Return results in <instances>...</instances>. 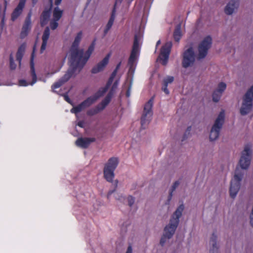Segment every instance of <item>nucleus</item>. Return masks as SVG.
<instances>
[{
  "mask_svg": "<svg viewBox=\"0 0 253 253\" xmlns=\"http://www.w3.org/2000/svg\"><path fill=\"white\" fill-rule=\"evenodd\" d=\"M82 37V32L80 31L77 34L72 43L71 48L70 59L74 61H78V63L82 62V66H84L94 50L95 41L89 45L87 51L84 53L83 49H78V46L81 40Z\"/></svg>",
  "mask_w": 253,
  "mask_h": 253,
  "instance_id": "f257e3e1",
  "label": "nucleus"
},
{
  "mask_svg": "<svg viewBox=\"0 0 253 253\" xmlns=\"http://www.w3.org/2000/svg\"><path fill=\"white\" fill-rule=\"evenodd\" d=\"M184 209L183 204L180 205L173 213L168 225L164 228V233L160 240V244L164 246L167 239H170L174 234L175 231L178 225L179 218L182 215Z\"/></svg>",
  "mask_w": 253,
  "mask_h": 253,
  "instance_id": "f03ea898",
  "label": "nucleus"
},
{
  "mask_svg": "<svg viewBox=\"0 0 253 253\" xmlns=\"http://www.w3.org/2000/svg\"><path fill=\"white\" fill-rule=\"evenodd\" d=\"M119 161L117 157H111L109 159L107 162L105 164L103 169V174L104 178L109 182H112L115 177L114 171L117 168Z\"/></svg>",
  "mask_w": 253,
  "mask_h": 253,
  "instance_id": "7ed1b4c3",
  "label": "nucleus"
},
{
  "mask_svg": "<svg viewBox=\"0 0 253 253\" xmlns=\"http://www.w3.org/2000/svg\"><path fill=\"white\" fill-rule=\"evenodd\" d=\"M253 85L250 87L243 97V101L240 109L242 115H245L250 112L253 106Z\"/></svg>",
  "mask_w": 253,
  "mask_h": 253,
  "instance_id": "20e7f679",
  "label": "nucleus"
},
{
  "mask_svg": "<svg viewBox=\"0 0 253 253\" xmlns=\"http://www.w3.org/2000/svg\"><path fill=\"white\" fill-rule=\"evenodd\" d=\"M243 174L237 168L235 171L233 178L231 180L229 189L231 198H234L240 188V182L242 180Z\"/></svg>",
  "mask_w": 253,
  "mask_h": 253,
  "instance_id": "39448f33",
  "label": "nucleus"
},
{
  "mask_svg": "<svg viewBox=\"0 0 253 253\" xmlns=\"http://www.w3.org/2000/svg\"><path fill=\"white\" fill-rule=\"evenodd\" d=\"M153 97L151 98L145 105L141 118V127L145 129L151 120L153 112L152 110Z\"/></svg>",
  "mask_w": 253,
  "mask_h": 253,
  "instance_id": "423d86ee",
  "label": "nucleus"
},
{
  "mask_svg": "<svg viewBox=\"0 0 253 253\" xmlns=\"http://www.w3.org/2000/svg\"><path fill=\"white\" fill-rule=\"evenodd\" d=\"M212 44V39L210 36L206 37L199 43L198 47L197 59L200 60L206 57L209 49Z\"/></svg>",
  "mask_w": 253,
  "mask_h": 253,
  "instance_id": "0eeeda50",
  "label": "nucleus"
},
{
  "mask_svg": "<svg viewBox=\"0 0 253 253\" xmlns=\"http://www.w3.org/2000/svg\"><path fill=\"white\" fill-rule=\"evenodd\" d=\"M182 66L187 68L193 65L195 61L196 55L192 47L190 46L185 50L182 53Z\"/></svg>",
  "mask_w": 253,
  "mask_h": 253,
  "instance_id": "6e6552de",
  "label": "nucleus"
},
{
  "mask_svg": "<svg viewBox=\"0 0 253 253\" xmlns=\"http://www.w3.org/2000/svg\"><path fill=\"white\" fill-rule=\"evenodd\" d=\"M251 146L250 144H247L244 148V150L242 153V155L239 161V164L242 169H247L251 163Z\"/></svg>",
  "mask_w": 253,
  "mask_h": 253,
  "instance_id": "1a4fd4ad",
  "label": "nucleus"
},
{
  "mask_svg": "<svg viewBox=\"0 0 253 253\" xmlns=\"http://www.w3.org/2000/svg\"><path fill=\"white\" fill-rule=\"evenodd\" d=\"M71 64L70 67L65 75L60 79L64 83L67 82L73 76L76 71L79 69V71L83 68L82 62H80L78 64V61H74L70 59Z\"/></svg>",
  "mask_w": 253,
  "mask_h": 253,
  "instance_id": "9d476101",
  "label": "nucleus"
},
{
  "mask_svg": "<svg viewBox=\"0 0 253 253\" xmlns=\"http://www.w3.org/2000/svg\"><path fill=\"white\" fill-rule=\"evenodd\" d=\"M221 127V112L218 114L214 124L211 128L210 134V139L213 141L218 138L220 128Z\"/></svg>",
  "mask_w": 253,
  "mask_h": 253,
  "instance_id": "9b49d317",
  "label": "nucleus"
},
{
  "mask_svg": "<svg viewBox=\"0 0 253 253\" xmlns=\"http://www.w3.org/2000/svg\"><path fill=\"white\" fill-rule=\"evenodd\" d=\"M171 46L172 44L169 42H167L161 48L160 56L162 60V64L163 65H166L168 63Z\"/></svg>",
  "mask_w": 253,
  "mask_h": 253,
  "instance_id": "f8f14e48",
  "label": "nucleus"
},
{
  "mask_svg": "<svg viewBox=\"0 0 253 253\" xmlns=\"http://www.w3.org/2000/svg\"><path fill=\"white\" fill-rule=\"evenodd\" d=\"M94 103L90 96H89L77 106L74 107L71 110V112L77 114L85 108L89 107Z\"/></svg>",
  "mask_w": 253,
  "mask_h": 253,
  "instance_id": "ddd939ff",
  "label": "nucleus"
},
{
  "mask_svg": "<svg viewBox=\"0 0 253 253\" xmlns=\"http://www.w3.org/2000/svg\"><path fill=\"white\" fill-rule=\"evenodd\" d=\"M30 73L31 76L32 78V82L30 83H28L25 80H20L19 81V85L20 86H26L29 84L33 85L37 81V77L35 69V64L33 59H31L30 61Z\"/></svg>",
  "mask_w": 253,
  "mask_h": 253,
  "instance_id": "4468645a",
  "label": "nucleus"
},
{
  "mask_svg": "<svg viewBox=\"0 0 253 253\" xmlns=\"http://www.w3.org/2000/svg\"><path fill=\"white\" fill-rule=\"evenodd\" d=\"M96 141L94 137H80L76 141V145L82 148L86 149L92 142Z\"/></svg>",
  "mask_w": 253,
  "mask_h": 253,
  "instance_id": "2eb2a0df",
  "label": "nucleus"
},
{
  "mask_svg": "<svg viewBox=\"0 0 253 253\" xmlns=\"http://www.w3.org/2000/svg\"><path fill=\"white\" fill-rule=\"evenodd\" d=\"M52 7V5L51 4L49 8H45L41 13L40 19V24L42 27L44 26L48 23L51 15Z\"/></svg>",
  "mask_w": 253,
  "mask_h": 253,
  "instance_id": "dca6fc26",
  "label": "nucleus"
},
{
  "mask_svg": "<svg viewBox=\"0 0 253 253\" xmlns=\"http://www.w3.org/2000/svg\"><path fill=\"white\" fill-rule=\"evenodd\" d=\"M123 0H116V2L114 4L113 9L112 10L111 16L109 18V20L105 28V29L104 30V34H103V37H104L108 33V31L110 30L111 28L115 18V14H116V6L117 3H121Z\"/></svg>",
  "mask_w": 253,
  "mask_h": 253,
  "instance_id": "f3484780",
  "label": "nucleus"
},
{
  "mask_svg": "<svg viewBox=\"0 0 253 253\" xmlns=\"http://www.w3.org/2000/svg\"><path fill=\"white\" fill-rule=\"evenodd\" d=\"M110 54H107L103 59L99 62L96 66L93 67L91 70L92 74L98 73L104 70L109 62Z\"/></svg>",
  "mask_w": 253,
  "mask_h": 253,
  "instance_id": "a211bd4d",
  "label": "nucleus"
},
{
  "mask_svg": "<svg viewBox=\"0 0 253 253\" xmlns=\"http://www.w3.org/2000/svg\"><path fill=\"white\" fill-rule=\"evenodd\" d=\"M110 54H107L103 59L99 62L96 66L93 67L91 70L92 74L98 73L104 70L109 62Z\"/></svg>",
  "mask_w": 253,
  "mask_h": 253,
  "instance_id": "6ab92c4d",
  "label": "nucleus"
},
{
  "mask_svg": "<svg viewBox=\"0 0 253 253\" xmlns=\"http://www.w3.org/2000/svg\"><path fill=\"white\" fill-rule=\"evenodd\" d=\"M26 0H19V2L17 7L13 10L11 14L12 21L15 20L22 13L25 6Z\"/></svg>",
  "mask_w": 253,
  "mask_h": 253,
  "instance_id": "aec40b11",
  "label": "nucleus"
},
{
  "mask_svg": "<svg viewBox=\"0 0 253 253\" xmlns=\"http://www.w3.org/2000/svg\"><path fill=\"white\" fill-rule=\"evenodd\" d=\"M239 0H231L226 6L224 11L228 15L232 14L239 6Z\"/></svg>",
  "mask_w": 253,
  "mask_h": 253,
  "instance_id": "412c9836",
  "label": "nucleus"
},
{
  "mask_svg": "<svg viewBox=\"0 0 253 253\" xmlns=\"http://www.w3.org/2000/svg\"><path fill=\"white\" fill-rule=\"evenodd\" d=\"M50 35V30L48 27H46L44 29L42 36V44L41 47V52L42 53L45 49L47 41Z\"/></svg>",
  "mask_w": 253,
  "mask_h": 253,
  "instance_id": "4be33fe9",
  "label": "nucleus"
},
{
  "mask_svg": "<svg viewBox=\"0 0 253 253\" xmlns=\"http://www.w3.org/2000/svg\"><path fill=\"white\" fill-rule=\"evenodd\" d=\"M216 241L217 235L216 232H214L212 233L210 241V244L212 246L211 248L210 249V253H218V247L217 246Z\"/></svg>",
  "mask_w": 253,
  "mask_h": 253,
  "instance_id": "5701e85b",
  "label": "nucleus"
},
{
  "mask_svg": "<svg viewBox=\"0 0 253 253\" xmlns=\"http://www.w3.org/2000/svg\"><path fill=\"white\" fill-rule=\"evenodd\" d=\"M173 81L174 77L172 76H167L164 79L162 89L166 94H169V90L168 89V84H171Z\"/></svg>",
  "mask_w": 253,
  "mask_h": 253,
  "instance_id": "b1692460",
  "label": "nucleus"
},
{
  "mask_svg": "<svg viewBox=\"0 0 253 253\" xmlns=\"http://www.w3.org/2000/svg\"><path fill=\"white\" fill-rule=\"evenodd\" d=\"M26 44L23 43L18 48L16 53V60L18 62L19 65H21V60L25 53Z\"/></svg>",
  "mask_w": 253,
  "mask_h": 253,
  "instance_id": "393cba45",
  "label": "nucleus"
},
{
  "mask_svg": "<svg viewBox=\"0 0 253 253\" xmlns=\"http://www.w3.org/2000/svg\"><path fill=\"white\" fill-rule=\"evenodd\" d=\"M108 89L109 88L106 86L104 87H102L93 95L90 96V97L95 103L99 98L102 96L107 92Z\"/></svg>",
  "mask_w": 253,
  "mask_h": 253,
  "instance_id": "a878e982",
  "label": "nucleus"
},
{
  "mask_svg": "<svg viewBox=\"0 0 253 253\" xmlns=\"http://www.w3.org/2000/svg\"><path fill=\"white\" fill-rule=\"evenodd\" d=\"M221 95V82L219 83L217 89L214 91L212 94V100L214 102H218Z\"/></svg>",
  "mask_w": 253,
  "mask_h": 253,
  "instance_id": "bb28decb",
  "label": "nucleus"
},
{
  "mask_svg": "<svg viewBox=\"0 0 253 253\" xmlns=\"http://www.w3.org/2000/svg\"><path fill=\"white\" fill-rule=\"evenodd\" d=\"M112 97V95L110 93H109L105 97V98L98 105L100 107L101 109L103 110L105 109L106 106L110 103Z\"/></svg>",
  "mask_w": 253,
  "mask_h": 253,
  "instance_id": "cd10ccee",
  "label": "nucleus"
},
{
  "mask_svg": "<svg viewBox=\"0 0 253 253\" xmlns=\"http://www.w3.org/2000/svg\"><path fill=\"white\" fill-rule=\"evenodd\" d=\"M63 11L60 10L58 6L55 7L53 12V19L59 21L61 18Z\"/></svg>",
  "mask_w": 253,
  "mask_h": 253,
  "instance_id": "c85d7f7f",
  "label": "nucleus"
},
{
  "mask_svg": "<svg viewBox=\"0 0 253 253\" xmlns=\"http://www.w3.org/2000/svg\"><path fill=\"white\" fill-rule=\"evenodd\" d=\"M181 37V26L180 24L177 25L175 29L173 32V38L174 40L178 42L180 40Z\"/></svg>",
  "mask_w": 253,
  "mask_h": 253,
  "instance_id": "c756f323",
  "label": "nucleus"
},
{
  "mask_svg": "<svg viewBox=\"0 0 253 253\" xmlns=\"http://www.w3.org/2000/svg\"><path fill=\"white\" fill-rule=\"evenodd\" d=\"M102 111V109H101L100 107L98 105L96 106L94 108H92L86 112V114L87 116H94L97 114H98L99 112Z\"/></svg>",
  "mask_w": 253,
  "mask_h": 253,
  "instance_id": "7c9ffc66",
  "label": "nucleus"
},
{
  "mask_svg": "<svg viewBox=\"0 0 253 253\" xmlns=\"http://www.w3.org/2000/svg\"><path fill=\"white\" fill-rule=\"evenodd\" d=\"M31 16H32V14H31V12H30L28 14V15L25 19V20L24 21V24L23 25L30 30L31 29V26H32L31 19Z\"/></svg>",
  "mask_w": 253,
  "mask_h": 253,
  "instance_id": "2f4dec72",
  "label": "nucleus"
},
{
  "mask_svg": "<svg viewBox=\"0 0 253 253\" xmlns=\"http://www.w3.org/2000/svg\"><path fill=\"white\" fill-rule=\"evenodd\" d=\"M179 181H176L172 185V187H171V188L170 189V191L169 192V197H168V201H169L171 198H172V193L174 191H175V190L176 189V188L178 187V186L179 185Z\"/></svg>",
  "mask_w": 253,
  "mask_h": 253,
  "instance_id": "473e14b6",
  "label": "nucleus"
},
{
  "mask_svg": "<svg viewBox=\"0 0 253 253\" xmlns=\"http://www.w3.org/2000/svg\"><path fill=\"white\" fill-rule=\"evenodd\" d=\"M132 50L139 52V39L137 35H135Z\"/></svg>",
  "mask_w": 253,
  "mask_h": 253,
  "instance_id": "72a5a7b5",
  "label": "nucleus"
},
{
  "mask_svg": "<svg viewBox=\"0 0 253 253\" xmlns=\"http://www.w3.org/2000/svg\"><path fill=\"white\" fill-rule=\"evenodd\" d=\"M30 31V29H29L28 28L23 26L22 31L20 33V37L22 39L25 38L28 34L29 32Z\"/></svg>",
  "mask_w": 253,
  "mask_h": 253,
  "instance_id": "f704fd0d",
  "label": "nucleus"
},
{
  "mask_svg": "<svg viewBox=\"0 0 253 253\" xmlns=\"http://www.w3.org/2000/svg\"><path fill=\"white\" fill-rule=\"evenodd\" d=\"M58 20H52L50 22V27L51 30H55L58 26Z\"/></svg>",
  "mask_w": 253,
  "mask_h": 253,
  "instance_id": "c9c22d12",
  "label": "nucleus"
},
{
  "mask_svg": "<svg viewBox=\"0 0 253 253\" xmlns=\"http://www.w3.org/2000/svg\"><path fill=\"white\" fill-rule=\"evenodd\" d=\"M64 83L61 81V80H59V81L56 83H55L51 86L52 89L54 90L55 89L58 88L60 87L62 84Z\"/></svg>",
  "mask_w": 253,
  "mask_h": 253,
  "instance_id": "e433bc0d",
  "label": "nucleus"
},
{
  "mask_svg": "<svg viewBox=\"0 0 253 253\" xmlns=\"http://www.w3.org/2000/svg\"><path fill=\"white\" fill-rule=\"evenodd\" d=\"M10 68L11 70H14L16 67V65L14 63L12 54H11L9 57Z\"/></svg>",
  "mask_w": 253,
  "mask_h": 253,
  "instance_id": "4c0bfd02",
  "label": "nucleus"
},
{
  "mask_svg": "<svg viewBox=\"0 0 253 253\" xmlns=\"http://www.w3.org/2000/svg\"><path fill=\"white\" fill-rule=\"evenodd\" d=\"M136 59L134 58L133 57H129L128 60V65L129 66L130 69H131L133 68L134 64L136 61Z\"/></svg>",
  "mask_w": 253,
  "mask_h": 253,
  "instance_id": "58836bf2",
  "label": "nucleus"
},
{
  "mask_svg": "<svg viewBox=\"0 0 253 253\" xmlns=\"http://www.w3.org/2000/svg\"><path fill=\"white\" fill-rule=\"evenodd\" d=\"M191 129V126H188L187 127L185 132L184 133V134L183 135V138L182 139V141H183L185 139H186L188 137V135L189 134Z\"/></svg>",
  "mask_w": 253,
  "mask_h": 253,
  "instance_id": "ea45409f",
  "label": "nucleus"
},
{
  "mask_svg": "<svg viewBox=\"0 0 253 253\" xmlns=\"http://www.w3.org/2000/svg\"><path fill=\"white\" fill-rule=\"evenodd\" d=\"M118 180H116L114 183L115 188L113 190L109 191L107 194V197L109 198V196L111 195L115 191L118 186Z\"/></svg>",
  "mask_w": 253,
  "mask_h": 253,
  "instance_id": "a19ab883",
  "label": "nucleus"
},
{
  "mask_svg": "<svg viewBox=\"0 0 253 253\" xmlns=\"http://www.w3.org/2000/svg\"><path fill=\"white\" fill-rule=\"evenodd\" d=\"M128 204L129 207H131L134 203V198L131 196H129L127 197Z\"/></svg>",
  "mask_w": 253,
  "mask_h": 253,
  "instance_id": "79ce46f5",
  "label": "nucleus"
},
{
  "mask_svg": "<svg viewBox=\"0 0 253 253\" xmlns=\"http://www.w3.org/2000/svg\"><path fill=\"white\" fill-rule=\"evenodd\" d=\"M138 53V52L137 51L131 50L129 57L137 59Z\"/></svg>",
  "mask_w": 253,
  "mask_h": 253,
  "instance_id": "37998d69",
  "label": "nucleus"
},
{
  "mask_svg": "<svg viewBox=\"0 0 253 253\" xmlns=\"http://www.w3.org/2000/svg\"><path fill=\"white\" fill-rule=\"evenodd\" d=\"M114 78L110 77L105 86H106L108 88H109L110 87L111 85L112 84L114 81Z\"/></svg>",
  "mask_w": 253,
  "mask_h": 253,
  "instance_id": "c03bdc74",
  "label": "nucleus"
},
{
  "mask_svg": "<svg viewBox=\"0 0 253 253\" xmlns=\"http://www.w3.org/2000/svg\"><path fill=\"white\" fill-rule=\"evenodd\" d=\"M131 84H129L127 90H126V96L127 97H129V96H130V89H131Z\"/></svg>",
  "mask_w": 253,
  "mask_h": 253,
  "instance_id": "a18cd8bd",
  "label": "nucleus"
},
{
  "mask_svg": "<svg viewBox=\"0 0 253 253\" xmlns=\"http://www.w3.org/2000/svg\"><path fill=\"white\" fill-rule=\"evenodd\" d=\"M118 84H119V81L118 80L115 81V82L114 83V84L112 85V90L116 89L118 85Z\"/></svg>",
  "mask_w": 253,
  "mask_h": 253,
  "instance_id": "49530a36",
  "label": "nucleus"
},
{
  "mask_svg": "<svg viewBox=\"0 0 253 253\" xmlns=\"http://www.w3.org/2000/svg\"><path fill=\"white\" fill-rule=\"evenodd\" d=\"M118 71H116V70H114L113 72L112 73L111 76H110V77L111 78H115V77H116V75H117V73Z\"/></svg>",
  "mask_w": 253,
  "mask_h": 253,
  "instance_id": "de8ad7c7",
  "label": "nucleus"
},
{
  "mask_svg": "<svg viewBox=\"0 0 253 253\" xmlns=\"http://www.w3.org/2000/svg\"><path fill=\"white\" fill-rule=\"evenodd\" d=\"M84 121H79L78 123V126L82 128L84 127Z\"/></svg>",
  "mask_w": 253,
  "mask_h": 253,
  "instance_id": "09e8293b",
  "label": "nucleus"
},
{
  "mask_svg": "<svg viewBox=\"0 0 253 253\" xmlns=\"http://www.w3.org/2000/svg\"><path fill=\"white\" fill-rule=\"evenodd\" d=\"M132 249L131 246H129L126 253H132Z\"/></svg>",
  "mask_w": 253,
  "mask_h": 253,
  "instance_id": "8fccbe9b",
  "label": "nucleus"
},
{
  "mask_svg": "<svg viewBox=\"0 0 253 253\" xmlns=\"http://www.w3.org/2000/svg\"><path fill=\"white\" fill-rule=\"evenodd\" d=\"M121 64H122V62L121 61H120L116 66L115 70H116V71H118L119 69H120L121 66Z\"/></svg>",
  "mask_w": 253,
  "mask_h": 253,
  "instance_id": "3c124183",
  "label": "nucleus"
},
{
  "mask_svg": "<svg viewBox=\"0 0 253 253\" xmlns=\"http://www.w3.org/2000/svg\"><path fill=\"white\" fill-rule=\"evenodd\" d=\"M3 6H4V13L5 12V10H6V6H7V1L6 0H4V1H3Z\"/></svg>",
  "mask_w": 253,
  "mask_h": 253,
  "instance_id": "603ef678",
  "label": "nucleus"
},
{
  "mask_svg": "<svg viewBox=\"0 0 253 253\" xmlns=\"http://www.w3.org/2000/svg\"><path fill=\"white\" fill-rule=\"evenodd\" d=\"M64 99L68 103H70L71 102V100L69 98V97L67 96V95H65L64 96Z\"/></svg>",
  "mask_w": 253,
  "mask_h": 253,
  "instance_id": "864d4df0",
  "label": "nucleus"
},
{
  "mask_svg": "<svg viewBox=\"0 0 253 253\" xmlns=\"http://www.w3.org/2000/svg\"><path fill=\"white\" fill-rule=\"evenodd\" d=\"M62 0H55V4L56 5H58L60 4Z\"/></svg>",
  "mask_w": 253,
  "mask_h": 253,
  "instance_id": "5fc2aeb1",
  "label": "nucleus"
},
{
  "mask_svg": "<svg viewBox=\"0 0 253 253\" xmlns=\"http://www.w3.org/2000/svg\"><path fill=\"white\" fill-rule=\"evenodd\" d=\"M226 84L225 83L222 82V92L226 89Z\"/></svg>",
  "mask_w": 253,
  "mask_h": 253,
  "instance_id": "6e6d98bb",
  "label": "nucleus"
},
{
  "mask_svg": "<svg viewBox=\"0 0 253 253\" xmlns=\"http://www.w3.org/2000/svg\"><path fill=\"white\" fill-rule=\"evenodd\" d=\"M222 123H223L224 119V111L222 110Z\"/></svg>",
  "mask_w": 253,
  "mask_h": 253,
  "instance_id": "4d7b16f0",
  "label": "nucleus"
},
{
  "mask_svg": "<svg viewBox=\"0 0 253 253\" xmlns=\"http://www.w3.org/2000/svg\"><path fill=\"white\" fill-rule=\"evenodd\" d=\"M161 43V41L159 40L156 43V47H157Z\"/></svg>",
  "mask_w": 253,
  "mask_h": 253,
  "instance_id": "13d9d810",
  "label": "nucleus"
},
{
  "mask_svg": "<svg viewBox=\"0 0 253 253\" xmlns=\"http://www.w3.org/2000/svg\"><path fill=\"white\" fill-rule=\"evenodd\" d=\"M38 0H32V2L34 5H35L37 2Z\"/></svg>",
  "mask_w": 253,
  "mask_h": 253,
  "instance_id": "bf43d9fd",
  "label": "nucleus"
},
{
  "mask_svg": "<svg viewBox=\"0 0 253 253\" xmlns=\"http://www.w3.org/2000/svg\"><path fill=\"white\" fill-rule=\"evenodd\" d=\"M50 0V5L52 4V0Z\"/></svg>",
  "mask_w": 253,
  "mask_h": 253,
  "instance_id": "052dcab7",
  "label": "nucleus"
},
{
  "mask_svg": "<svg viewBox=\"0 0 253 253\" xmlns=\"http://www.w3.org/2000/svg\"><path fill=\"white\" fill-rule=\"evenodd\" d=\"M129 0V2H131L133 0Z\"/></svg>",
  "mask_w": 253,
  "mask_h": 253,
  "instance_id": "680f3d73",
  "label": "nucleus"
},
{
  "mask_svg": "<svg viewBox=\"0 0 253 253\" xmlns=\"http://www.w3.org/2000/svg\"><path fill=\"white\" fill-rule=\"evenodd\" d=\"M91 0H88V2H90Z\"/></svg>",
  "mask_w": 253,
  "mask_h": 253,
  "instance_id": "e2e57ef3",
  "label": "nucleus"
}]
</instances>
